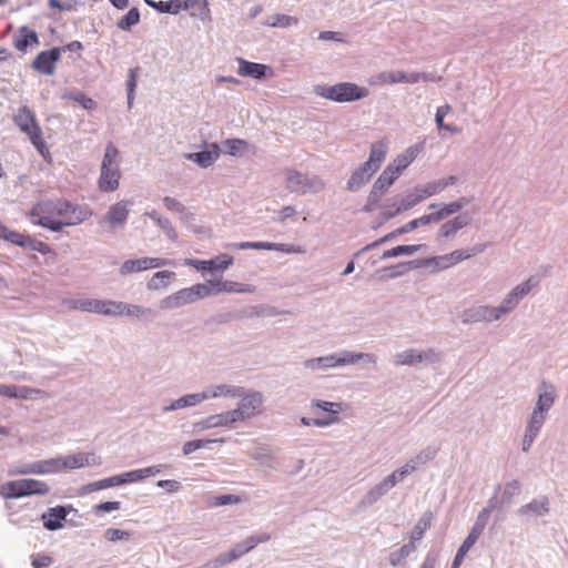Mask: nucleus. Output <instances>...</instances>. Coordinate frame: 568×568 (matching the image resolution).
I'll return each mask as SVG.
<instances>
[{"mask_svg": "<svg viewBox=\"0 0 568 568\" xmlns=\"http://www.w3.org/2000/svg\"><path fill=\"white\" fill-rule=\"evenodd\" d=\"M12 120L19 130L29 138L42 158L45 161H51V153L43 139V132L37 120L36 112L28 105H23L17 110Z\"/></svg>", "mask_w": 568, "mask_h": 568, "instance_id": "f257e3e1", "label": "nucleus"}, {"mask_svg": "<svg viewBox=\"0 0 568 568\" xmlns=\"http://www.w3.org/2000/svg\"><path fill=\"white\" fill-rule=\"evenodd\" d=\"M99 462L93 453H77L61 458L36 464L21 470L22 474H45L50 471H60L63 469H78L89 465H95Z\"/></svg>", "mask_w": 568, "mask_h": 568, "instance_id": "f03ea898", "label": "nucleus"}, {"mask_svg": "<svg viewBox=\"0 0 568 568\" xmlns=\"http://www.w3.org/2000/svg\"><path fill=\"white\" fill-rule=\"evenodd\" d=\"M120 151L113 143H109L101 164V173L98 181L99 189L102 192H114L119 189L120 171Z\"/></svg>", "mask_w": 568, "mask_h": 568, "instance_id": "7ed1b4c3", "label": "nucleus"}, {"mask_svg": "<svg viewBox=\"0 0 568 568\" xmlns=\"http://www.w3.org/2000/svg\"><path fill=\"white\" fill-rule=\"evenodd\" d=\"M50 487L45 481L23 478L10 480L1 485L0 496L4 499H16L32 495H47Z\"/></svg>", "mask_w": 568, "mask_h": 568, "instance_id": "20e7f679", "label": "nucleus"}, {"mask_svg": "<svg viewBox=\"0 0 568 568\" xmlns=\"http://www.w3.org/2000/svg\"><path fill=\"white\" fill-rule=\"evenodd\" d=\"M316 93L335 102H352L366 98L368 90L355 83L342 82L335 85H320L316 88Z\"/></svg>", "mask_w": 568, "mask_h": 568, "instance_id": "39448f33", "label": "nucleus"}, {"mask_svg": "<svg viewBox=\"0 0 568 568\" xmlns=\"http://www.w3.org/2000/svg\"><path fill=\"white\" fill-rule=\"evenodd\" d=\"M57 200H43L36 203L29 216L33 219V223L53 232L60 231L59 223L55 219Z\"/></svg>", "mask_w": 568, "mask_h": 568, "instance_id": "423d86ee", "label": "nucleus"}, {"mask_svg": "<svg viewBox=\"0 0 568 568\" xmlns=\"http://www.w3.org/2000/svg\"><path fill=\"white\" fill-rule=\"evenodd\" d=\"M286 186L291 192L305 194L317 192L323 189L324 183L318 176H308L295 170H287Z\"/></svg>", "mask_w": 568, "mask_h": 568, "instance_id": "0eeeda50", "label": "nucleus"}, {"mask_svg": "<svg viewBox=\"0 0 568 568\" xmlns=\"http://www.w3.org/2000/svg\"><path fill=\"white\" fill-rule=\"evenodd\" d=\"M263 402V395L260 392H250L242 395L237 407L233 409L237 423L257 416L262 412Z\"/></svg>", "mask_w": 568, "mask_h": 568, "instance_id": "6e6552de", "label": "nucleus"}, {"mask_svg": "<svg viewBox=\"0 0 568 568\" xmlns=\"http://www.w3.org/2000/svg\"><path fill=\"white\" fill-rule=\"evenodd\" d=\"M87 212L78 205H74L68 201L57 200V212L55 219L59 223L60 230L64 225H75L84 221Z\"/></svg>", "mask_w": 568, "mask_h": 568, "instance_id": "1a4fd4ad", "label": "nucleus"}, {"mask_svg": "<svg viewBox=\"0 0 568 568\" xmlns=\"http://www.w3.org/2000/svg\"><path fill=\"white\" fill-rule=\"evenodd\" d=\"M62 50L52 48L39 52L32 62V68L41 74L52 75L55 72V64L60 60Z\"/></svg>", "mask_w": 568, "mask_h": 568, "instance_id": "9d476101", "label": "nucleus"}, {"mask_svg": "<svg viewBox=\"0 0 568 568\" xmlns=\"http://www.w3.org/2000/svg\"><path fill=\"white\" fill-rule=\"evenodd\" d=\"M169 264H171L170 261L159 257H141L135 260H128L121 265L120 273L122 275H128L131 273L158 268Z\"/></svg>", "mask_w": 568, "mask_h": 568, "instance_id": "9b49d317", "label": "nucleus"}, {"mask_svg": "<svg viewBox=\"0 0 568 568\" xmlns=\"http://www.w3.org/2000/svg\"><path fill=\"white\" fill-rule=\"evenodd\" d=\"M520 297L517 294H514V290L507 295L501 305L497 308H491L488 306H480L477 310V318L480 320H498L503 314L509 312L515 307Z\"/></svg>", "mask_w": 568, "mask_h": 568, "instance_id": "f8f14e48", "label": "nucleus"}, {"mask_svg": "<svg viewBox=\"0 0 568 568\" xmlns=\"http://www.w3.org/2000/svg\"><path fill=\"white\" fill-rule=\"evenodd\" d=\"M520 297L517 294H514V290L507 295L501 305L497 308H491L488 306H480L477 310V318L480 320H498L503 314L509 312L515 307Z\"/></svg>", "mask_w": 568, "mask_h": 568, "instance_id": "ddd939ff", "label": "nucleus"}, {"mask_svg": "<svg viewBox=\"0 0 568 568\" xmlns=\"http://www.w3.org/2000/svg\"><path fill=\"white\" fill-rule=\"evenodd\" d=\"M0 396L8 397V398L31 399V398H44V397H48V394L44 390H41L38 388L1 384L0 385Z\"/></svg>", "mask_w": 568, "mask_h": 568, "instance_id": "4468645a", "label": "nucleus"}, {"mask_svg": "<svg viewBox=\"0 0 568 568\" xmlns=\"http://www.w3.org/2000/svg\"><path fill=\"white\" fill-rule=\"evenodd\" d=\"M435 193H437V186L435 185H427L424 189H418L415 193L407 195L394 211L387 214V216L393 217L400 212L407 211Z\"/></svg>", "mask_w": 568, "mask_h": 568, "instance_id": "2eb2a0df", "label": "nucleus"}, {"mask_svg": "<svg viewBox=\"0 0 568 568\" xmlns=\"http://www.w3.org/2000/svg\"><path fill=\"white\" fill-rule=\"evenodd\" d=\"M377 79L382 84L417 83L420 80L427 81L428 75L417 72L407 74L403 71H388L379 73Z\"/></svg>", "mask_w": 568, "mask_h": 568, "instance_id": "dca6fc26", "label": "nucleus"}, {"mask_svg": "<svg viewBox=\"0 0 568 568\" xmlns=\"http://www.w3.org/2000/svg\"><path fill=\"white\" fill-rule=\"evenodd\" d=\"M193 291L190 287L182 288L172 295L166 296L160 302L162 310H173L186 304L194 303Z\"/></svg>", "mask_w": 568, "mask_h": 568, "instance_id": "f3484780", "label": "nucleus"}, {"mask_svg": "<svg viewBox=\"0 0 568 568\" xmlns=\"http://www.w3.org/2000/svg\"><path fill=\"white\" fill-rule=\"evenodd\" d=\"M271 539L270 534L263 532L258 536H251L244 540L243 545H239L236 548L232 549L229 554V558L221 560V564H225L227 561L235 560L240 558L242 555L254 549L258 544L266 542Z\"/></svg>", "mask_w": 568, "mask_h": 568, "instance_id": "a211bd4d", "label": "nucleus"}, {"mask_svg": "<svg viewBox=\"0 0 568 568\" xmlns=\"http://www.w3.org/2000/svg\"><path fill=\"white\" fill-rule=\"evenodd\" d=\"M233 263V257L229 255H220L214 260L200 261V260H186L185 264L194 266L200 271H213V270H225Z\"/></svg>", "mask_w": 568, "mask_h": 568, "instance_id": "6ab92c4d", "label": "nucleus"}, {"mask_svg": "<svg viewBox=\"0 0 568 568\" xmlns=\"http://www.w3.org/2000/svg\"><path fill=\"white\" fill-rule=\"evenodd\" d=\"M38 43L37 32L26 26L20 27L18 33L13 37V47L20 52H26L29 47Z\"/></svg>", "mask_w": 568, "mask_h": 568, "instance_id": "aec40b11", "label": "nucleus"}, {"mask_svg": "<svg viewBox=\"0 0 568 568\" xmlns=\"http://www.w3.org/2000/svg\"><path fill=\"white\" fill-rule=\"evenodd\" d=\"M476 252H479V250H473L471 252L456 250L449 254L434 257L433 262L435 263L436 266L440 268H448L464 260L469 258L470 256L475 255Z\"/></svg>", "mask_w": 568, "mask_h": 568, "instance_id": "412c9836", "label": "nucleus"}, {"mask_svg": "<svg viewBox=\"0 0 568 568\" xmlns=\"http://www.w3.org/2000/svg\"><path fill=\"white\" fill-rule=\"evenodd\" d=\"M130 204V201H120L113 204L105 216L106 222L112 226L123 224L128 219Z\"/></svg>", "mask_w": 568, "mask_h": 568, "instance_id": "4be33fe9", "label": "nucleus"}, {"mask_svg": "<svg viewBox=\"0 0 568 568\" xmlns=\"http://www.w3.org/2000/svg\"><path fill=\"white\" fill-rule=\"evenodd\" d=\"M233 409L205 418L200 425L202 428L232 427L237 423Z\"/></svg>", "mask_w": 568, "mask_h": 568, "instance_id": "5701e85b", "label": "nucleus"}, {"mask_svg": "<svg viewBox=\"0 0 568 568\" xmlns=\"http://www.w3.org/2000/svg\"><path fill=\"white\" fill-rule=\"evenodd\" d=\"M206 399L217 397H241L243 395V388L233 385L221 384L212 386L204 390Z\"/></svg>", "mask_w": 568, "mask_h": 568, "instance_id": "b1692460", "label": "nucleus"}, {"mask_svg": "<svg viewBox=\"0 0 568 568\" xmlns=\"http://www.w3.org/2000/svg\"><path fill=\"white\" fill-rule=\"evenodd\" d=\"M364 357L368 358L369 361H374V357L372 355L358 353V354H346V356L343 358H335L334 356L321 357L317 359L308 361L306 363V365L313 367L315 362H318V363L325 362V364H324L325 366L344 365V364L355 363Z\"/></svg>", "mask_w": 568, "mask_h": 568, "instance_id": "393cba45", "label": "nucleus"}, {"mask_svg": "<svg viewBox=\"0 0 568 568\" xmlns=\"http://www.w3.org/2000/svg\"><path fill=\"white\" fill-rule=\"evenodd\" d=\"M314 405L324 412L331 413V416L326 419L315 418L313 419V425L322 427L338 422L337 414L342 409L341 404L316 400Z\"/></svg>", "mask_w": 568, "mask_h": 568, "instance_id": "a878e982", "label": "nucleus"}, {"mask_svg": "<svg viewBox=\"0 0 568 568\" xmlns=\"http://www.w3.org/2000/svg\"><path fill=\"white\" fill-rule=\"evenodd\" d=\"M239 74L242 77H250L253 79H261L265 75L267 67L265 64L250 62L244 59H237Z\"/></svg>", "mask_w": 568, "mask_h": 568, "instance_id": "bb28decb", "label": "nucleus"}, {"mask_svg": "<svg viewBox=\"0 0 568 568\" xmlns=\"http://www.w3.org/2000/svg\"><path fill=\"white\" fill-rule=\"evenodd\" d=\"M67 513L65 509L61 506L55 508H50L45 514H43V525L49 530H57L61 528L62 521L65 519Z\"/></svg>", "mask_w": 568, "mask_h": 568, "instance_id": "cd10ccee", "label": "nucleus"}, {"mask_svg": "<svg viewBox=\"0 0 568 568\" xmlns=\"http://www.w3.org/2000/svg\"><path fill=\"white\" fill-rule=\"evenodd\" d=\"M420 151L422 145L409 146L389 164L396 166L398 172L402 173L417 158Z\"/></svg>", "mask_w": 568, "mask_h": 568, "instance_id": "c85d7f7f", "label": "nucleus"}, {"mask_svg": "<svg viewBox=\"0 0 568 568\" xmlns=\"http://www.w3.org/2000/svg\"><path fill=\"white\" fill-rule=\"evenodd\" d=\"M175 273L172 271H160L153 274L146 286L150 291H159L169 286Z\"/></svg>", "mask_w": 568, "mask_h": 568, "instance_id": "c756f323", "label": "nucleus"}, {"mask_svg": "<svg viewBox=\"0 0 568 568\" xmlns=\"http://www.w3.org/2000/svg\"><path fill=\"white\" fill-rule=\"evenodd\" d=\"M430 355L434 356L433 352H429L426 355H423L422 353H418L415 349H408L400 354H397L395 357V364L396 365H413L416 363H420L424 358L428 359L430 358Z\"/></svg>", "mask_w": 568, "mask_h": 568, "instance_id": "7c9ffc66", "label": "nucleus"}, {"mask_svg": "<svg viewBox=\"0 0 568 568\" xmlns=\"http://www.w3.org/2000/svg\"><path fill=\"white\" fill-rule=\"evenodd\" d=\"M205 399H206V396H205L204 390L199 394H189V395H185V396L172 402L171 405L165 408V410H175V409L184 408L187 406H195Z\"/></svg>", "mask_w": 568, "mask_h": 568, "instance_id": "2f4dec72", "label": "nucleus"}, {"mask_svg": "<svg viewBox=\"0 0 568 568\" xmlns=\"http://www.w3.org/2000/svg\"><path fill=\"white\" fill-rule=\"evenodd\" d=\"M399 175L400 173L397 168L388 164L374 184L376 185V189H381L385 192Z\"/></svg>", "mask_w": 568, "mask_h": 568, "instance_id": "473e14b6", "label": "nucleus"}, {"mask_svg": "<svg viewBox=\"0 0 568 568\" xmlns=\"http://www.w3.org/2000/svg\"><path fill=\"white\" fill-rule=\"evenodd\" d=\"M399 175L400 173L397 168L388 164L374 184L376 185V189H381L385 192Z\"/></svg>", "mask_w": 568, "mask_h": 568, "instance_id": "72a5a7b5", "label": "nucleus"}, {"mask_svg": "<svg viewBox=\"0 0 568 568\" xmlns=\"http://www.w3.org/2000/svg\"><path fill=\"white\" fill-rule=\"evenodd\" d=\"M399 175L400 173L397 168L388 164L374 184L376 185V189H381L385 192Z\"/></svg>", "mask_w": 568, "mask_h": 568, "instance_id": "f704fd0d", "label": "nucleus"}, {"mask_svg": "<svg viewBox=\"0 0 568 568\" xmlns=\"http://www.w3.org/2000/svg\"><path fill=\"white\" fill-rule=\"evenodd\" d=\"M28 237L29 235L22 234L17 231H12L0 222V239L10 242L17 246L26 247Z\"/></svg>", "mask_w": 568, "mask_h": 568, "instance_id": "c9c22d12", "label": "nucleus"}, {"mask_svg": "<svg viewBox=\"0 0 568 568\" xmlns=\"http://www.w3.org/2000/svg\"><path fill=\"white\" fill-rule=\"evenodd\" d=\"M555 402V389L552 386H548L546 383L542 384V392L539 394L536 409L547 413Z\"/></svg>", "mask_w": 568, "mask_h": 568, "instance_id": "e433bc0d", "label": "nucleus"}, {"mask_svg": "<svg viewBox=\"0 0 568 568\" xmlns=\"http://www.w3.org/2000/svg\"><path fill=\"white\" fill-rule=\"evenodd\" d=\"M116 304L119 307L115 308V316L141 317L149 313V310L140 305H131L120 301H116Z\"/></svg>", "mask_w": 568, "mask_h": 568, "instance_id": "4c0bfd02", "label": "nucleus"}, {"mask_svg": "<svg viewBox=\"0 0 568 568\" xmlns=\"http://www.w3.org/2000/svg\"><path fill=\"white\" fill-rule=\"evenodd\" d=\"M468 224V220L465 216H457L452 221L446 222L440 227V235L443 237H452L454 236L460 229Z\"/></svg>", "mask_w": 568, "mask_h": 568, "instance_id": "58836bf2", "label": "nucleus"}, {"mask_svg": "<svg viewBox=\"0 0 568 568\" xmlns=\"http://www.w3.org/2000/svg\"><path fill=\"white\" fill-rule=\"evenodd\" d=\"M145 2L149 6L158 9L160 12L165 13L176 14L183 9L182 0L160 1L158 3L150 0H145Z\"/></svg>", "mask_w": 568, "mask_h": 568, "instance_id": "ea45409f", "label": "nucleus"}, {"mask_svg": "<svg viewBox=\"0 0 568 568\" xmlns=\"http://www.w3.org/2000/svg\"><path fill=\"white\" fill-rule=\"evenodd\" d=\"M529 513H534L539 516L547 514L548 513V498L544 497L538 500H532L531 503L523 506L519 509V514H521V515H526Z\"/></svg>", "mask_w": 568, "mask_h": 568, "instance_id": "a19ab883", "label": "nucleus"}, {"mask_svg": "<svg viewBox=\"0 0 568 568\" xmlns=\"http://www.w3.org/2000/svg\"><path fill=\"white\" fill-rule=\"evenodd\" d=\"M125 483H128V478H125V476L118 475V476H113L110 478H105V479L92 483L88 486V488L90 491H93V490L109 488L112 486H119V485H122Z\"/></svg>", "mask_w": 568, "mask_h": 568, "instance_id": "79ce46f5", "label": "nucleus"}, {"mask_svg": "<svg viewBox=\"0 0 568 568\" xmlns=\"http://www.w3.org/2000/svg\"><path fill=\"white\" fill-rule=\"evenodd\" d=\"M160 470L161 469L158 466H150V467H146V468L136 469V470H133V471H129V473L122 474V476H125V478H128V483L129 481H136V480L144 479L146 477H150V476H154L158 473H160Z\"/></svg>", "mask_w": 568, "mask_h": 568, "instance_id": "37998d69", "label": "nucleus"}, {"mask_svg": "<svg viewBox=\"0 0 568 568\" xmlns=\"http://www.w3.org/2000/svg\"><path fill=\"white\" fill-rule=\"evenodd\" d=\"M414 544L404 545L398 550L394 551L389 556V562L392 566H402L405 564L406 558L414 550Z\"/></svg>", "mask_w": 568, "mask_h": 568, "instance_id": "c03bdc74", "label": "nucleus"}, {"mask_svg": "<svg viewBox=\"0 0 568 568\" xmlns=\"http://www.w3.org/2000/svg\"><path fill=\"white\" fill-rule=\"evenodd\" d=\"M386 158V143L384 141L376 142L371 146L369 160L375 165L381 168V164Z\"/></svg>", "mask_w": 568, "mask_h": 568, "instance_id": "a18cd8bd", "label": "nucleus"}, {"mask_svg": "<svg viewBox=\"0 0 568 568\" xmlns=\"http://www.w3.org/2000/svg\"><path fill=\"white\" fill-rule=\"evenodd\" d=\"M422 245H398L383 253L384 258L396 257L399 255H412L417 252Z\"/></svg>", "mask_w": 568, "mask_h": 568, "instance_id": "49530a36", "label": "nucleus"}, {"mask_svg": "<svg viewBox=\"0 0 568 568\" xmlns=\"http://www.w3.org/2000/svg\"><path fill=\"white\" fill-rule=\"evenodd\" d=\"M297 21L298 20L295 17L277 13V14L270 17L266 24L270 27L287 28V27L296 24Z\"/></svg>", "mask_w": 568, "mask_h": 568, "instance_id": "de8ad7c7", "label": "nucleus"}, {"mask_svg": "<svg viewBox=\"0 0 568 568\" xmlns=\"http://www.w3.org/2000/svg\"><path fill=\"white\" fill-rule=\"evenodd\" d=\"M140 21V12L136 8L130 9L126 14L120 19L116 23L118 28L122 30H130L132 26H135Z\"/></svg>", "mask_w": 568, "mask_h": 568, "instance_id": "09e8293b", "label": "nucleus"}, {"mask_svg": "<svg viewBox=\"0 0 568 568\" xmlns=\"http://www.w3.org/2000/svg\"><path fill=\"white\" fill-rule=\"evenodd\" d=\"M116 301L97 298L94 314L115 316Z\"/></svg>", "mask_w": 568, "mask_h": 568, "instance_id": "8fccbe9b", "label": "nucleus"}, {"mask_svg": "<svg viewBox=\"0 0 568 568\" xmlns=\"http://www.w3.org/2000/svg\"><path fill=\"white\" fill-rule=\"evenodd\" d=\"M26 247L39 252L43 255H52L55 256V252L44 242L37 240L36 237L29 235L27 240Z\"/></svg>", "mask_w": 568, "mask_h": 568, "instance_id": "3c124183", "label": "nucleus"}, {"mask_svg": "<svg viewBox=\"0 0 568 568\" xmlns=\"http://www.w3.org/2000/svg\"><path fill=\"white\" fill-rule=\"evenodd\" d=\"M217 442L219 443H223L224 439H195V440L186 442L183 445V454L184 455H190L193 452H195L197 449H201V448L207 446L211 443H217Z\"/></svg>", "mask_w": 568, "mask_h": 568, "instance_id": "603ef678", "label": "nucleus"}, {"mask_svg": "<svg viewBox=\"0 0 568 568\" xmlns=\"http://www.w3.org/2000/svg\"><path fill=\"white\" fill-rule=\"evenodd\" d=\"M545 418H546V413L535 408L530 416V419H529V423L527 426V430L538 434L539 429L541 428V426L545 422Z\"/></svg>", "mask_w": 568, "mask_h": 568, "instance_id": "864d4df0", "label": "nucleus"}, {"mask_svg": "<svg viewBox=\"0 0 568 568\" xmlns=\"http://www.w3.org/2000/svg\"><path fill=\"white\" fill-rule=\"evenodd\" d=\"M187 159L195 161L202 168H207L213 163L214 155L210 151H202L189 154Z\"/></svg>", "mask_w": 568, "mask_h": 568, "instance_id": "5fc2aeb1", "label": "nucleus"}, {"mask_svg": "<svg viewBox=\"0 0 568 568\" xmlns=\"http://www.w3.org/2000/svg\"><path fill=\"white\" fill-rule=\"evenodd\" d=\"M384 191L381 189H376V185H373V189L368 195L367 203L364 206V211L372 212L378 207L381 197L383 196Z\"/></svg>", "mask_w": 568, "mask_h": 568, "instance_id": "6e6d98bb", "label": "nucleus"}, {"mask_svg": "<svg viewBox=\"0 0 568 568\" xmlns=\"http://www.w3.org/2000/svg\"><path fill=\"white\" fill-rule=\"evenodd\" d=\"M224 292L227 293H252L254 287L248 284H241L233 281H224V287H222Z\"/></svg>", "mask_w": 568, "mask_h": 568, "instance_id": "4d7b16f0", "label": "nucleus"}, {"mask_svg": "<svg viewBox=\"0 0 568 568\" xmlns=\"http://www.w3.org/2000/svg\"><path fill=\"white\" fill-rule=\"evenodd\" d=\"M138 68H133L129 70V77L126 81V90H128V103L131 105L133 101L134 91L138 82Z\"/></svg>", "mask_w": 568, "mask_h": 568, "instance_id": "13d9d810", "label": "nucleus"}, {"mask_svg": "<svg viewBox=\"0 0 568 568\" xmlns=\"http://www.w3.org/2000/svg\"><path fill=\"white\" fill-rule=\"evenodd\" d=\"M466 203L467 201H465L464 199L452 202L449 204L444 205L439 211H437V214H440V220H443L444 217L462 210Z\"/></svg>", "mask_w": 568, "mask_h": 568, "instance_id": "bf43d9fd", "label": "nucleus"}, {"mask_svg": "<svg viewBox=\"0 0 568 568\" xmlns=\"http://www.w3.org/2000/svg\"><path fill=\"white\" fill-rule=\"evenodd\" d=\"M264 245H266V247H264L263 250H268V251H280V252H284V253H302V248L300 246H295V245H288V244H277V243H271V242H264Z\"/></svg>", "mask_w": 568, "mask_h": 568, "instance_id": "052dcab7", "label": "nucleus"}, {"mask_svg": "<svg viewBox=\"0 0 568 568\" xmlns=\"http://www.w3.org/2000/svg\"><path fill=\"white\" fill-rule=\"evenodd\" d=\"M131 534L126 530L118 529V528H109L104 532V537L109 541H119V540H128Z\"/></svg>", "mask_w": 568, "mask_h": 568, "instance_id": "680f3d73", "label": "nucleus"}, {"mask_svg": "<svg viewBox=\"0 0 568 568\" xmlns=\"http://www.w3.org/2000/svg\"><path fill=\"white\" fill-rule=\"evenodd\" d=\"M402 479L398 478V474L395 470L388 477L384 478V480L375 488L377 490L378 495L384 494L387 489L394 487L397 481H400Z\"/></svg>", "mask_w": 568, "mask_h": 568, "instance_id": "e2e57ef3", "label": "nucleus"}, {"mask_svg": "<svg viewBox=\"0 0 568 568\" xmlns=\"http://www.w3.org/2000/svg\"><path fill=\"white\" fill-rule=\"evenodd\" d=\"M193 291L195 302L200 298L211 296V286L207 283L204 284H195L190 287Z\"/></svg>", "mask_w": 568, "mask_h": 568, "instance_id": "0e129e2a", "label": "nucleus"}, {"mask_svg": "<svg viewBox=\"0 0 568 568\" xmlns=\"http://www.w3.org/2000/svg\"><path fill=\"white\" fill-rule=\"evenodd\" d=\"M53 562L52 557L47 555H32L31 556V565L33 568H47Z\"/></svg>", "mask_w": 568, "mask_h": 568, "instance_id": "69168bd1", "label": "nucleus"}, {"mask_svg": "<svg viewBox=\"0 0 568 568\" xmlns=\"http://www.w3.org/2000/svg\"><path fill=\"white\" fill-rule=\"evenodd\" d=\"M369 178H367L363 171H355L353 173V175L351 176L349 181H348V189L349 190H356L358 189L362 184H364L365 182L368 181Z\"/></svg>", "mask_w": 568, "mask_h": 568, "instance_id": "338daca9", "label": "nucleus"}, {"mask_svg": "<svg viewBox=\"0 0 568 568\" xmlns=\"http://www.w3.org/2000/svg\"><path fill=\"white\" fill-rule=\"evenodd\" d=\"M241 501H242V498L237 495H222V496H216L213 499L212 505L213 506H224V505H230V504H239Z\"/></svg>", "mask_w": 568, "mask_h": 568, "instance_id": "774afa93", "label": "nucleus"}]
</instances>
